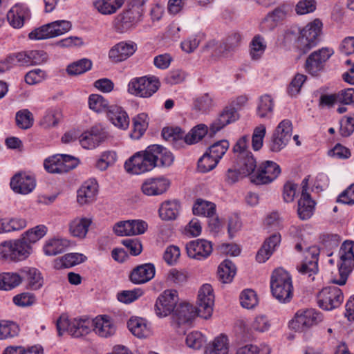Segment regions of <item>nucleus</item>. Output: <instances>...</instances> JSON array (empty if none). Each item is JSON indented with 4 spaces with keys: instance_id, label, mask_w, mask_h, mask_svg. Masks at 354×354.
<instances>
[{
    "instance_id": "nucleus-38",
    "label": "nucleus",
    "mask_w": 354,
    "mask_h": 354,
    "mask_svg": "<svg viewBox=\"0 0 354 354\" xmlns=\"http://www.w3.org/2000/svg\"><path fill=\"white\" fill-rule=\"evenodd\" d=\"M286 12L283 8H277L263 19L260 24L261 31L266 32L272 30L278 21L283 19Z\"/></svg>"
},
{
    "instance_id": "nucleus-1",
    "label": "nucleus",
    "mask_w": 354,
    "mask_h": 354,
    "mask_svg": "<svg viewBox=\"0 0 354 354\" xmlns=\"http://www.w3.org/2000/svg\"><path fill=\"white\" fill-rule=\"evenodd\" d=\"M270 288L273 296L281 303L289 302L293 295L292 279L282 268L274 270L272 274Z\"/></svg>"
},
{
    "instance_id": "nucleus-44",
    "label": "nucleus",
    "mask_w": 354,
    "mask_h": 354,
    "mask_svg": "<svg viewBox=\"0 0 354 354\" xmlns=\"http://www.w3.org/2000/svg\"><path fill=\"white\" fill-rule=\"evenodd\" d=\"M69 246V241L64 239H53L44 247V253L48 256L57 255L63 252Z\"/></svg>"
},
{
    "instance_id": "nucleus-26",
    "label": "nucleus",
    "mask_w": 354,
    "mask_h": 354,
    "mask_svg": "<svg viewBox=\"0 0 354 354\" xmlns=\"http://www.w3.org/2000/svg\"><path fill=\"white\" fill-rule=\"evenodd\" d=\"M97 192V183L95 180L84 183L77 191V202L84 205L95 201Z\"/></svg>"
},
{
    "instance_id": "nucleus-45",
    "label": "nucleus",
    "mask_w": 354,
    "mask_h": 354,
    "mask_svg": "<svg viewBox=\"0 0 354 354\" xmlns=\"http://www.w3.org/2000/svg\"><path fill=\"white\" fill-rule=\"evenodd\" d=\"M235 265L228 259L224 260L218 266V275L223 283L232 281L236 274Z\"/></svg>"
},
{
    "instance_id": "nucleus-57",
    "label": "nucleus",
    "mask_w": 354,
    "mask_h": 354,
    "mask_svg": "<svg viewBox=\"0 0 354 354\" xmlns=\"http://www.w3.org/2000/svg\"><path fill=\"white\" fill-rule=\"evenodd\" d=\"M214 106V98L209 93H204L198 97L194 104V109L201 112L209 111Z\"/></svg>"
},
{
    "instance_id": "nucleus-47",
    "label": "nucleus",
    "mask_w": 354,
    "mask_h": 354,
    "mask_svg": "<svg viewBox=\"0 0 354 354\" xmlns=\"http://www.w3.org/2000/svg\"><path fill=\"white\" fill-rule=\"evenodd\" d=\"M240 303L243 308L252 309L259 304L256 292L252 289H246L241 292L239 296Z\"/></svg>"
},
{
    "instance_id": "nucleus-22",
    "label": "nucleus",
    "mask_w": 354,
    "mask_h": 354,
    "mask_svg": "<svg viewBox=\"0 0 354 354\" xmlns=\"http://www.w3.org/2000/svg\"><path fill=\"white\" fill-rule=\"evenodd\" d=\"M239 118V114L236 109L232 106H227L218 118L214 121L209 127V133L211 136H214L224 127L235 122Z\"/></svg>"
},
{
    "instance_id": "nucleus-21",
    "label": "nucleus",
    "mask_w": 354,
    "mask_h": 354,
    "mask_svg": "<svg viewBox=\"0 0 354 354\" xmlns=\"http://www.w3.org/2000/svg\"><path fill=\"white\" fill-rule=\"evenodd\" d=\"M127 325L131 334L139 339H146L153 333L150 324L140 317L132 316Z\"/></svg>"
},
{
    "instance_id": "nucleus-17",
    "label": "nucleus",
    "mask_w": 354,
    "mask_h": 354,
    "mask_svg": "<svg viewBox=\"0 0 354 354\" xmlns=\"http://www.w3.org/2000/svg\"><path fill=\"white\" fill-rule=\"evenodd\" d=\"M10 185L15 193L28 194L35 189L36 182L33 176L26 173H18L12 177Z\"/></svg>"
},
{
    "instance_id": "nucleus-42",
    "label": "nucleus",
    "mask_w": 354,
    "mask_h": 354,
    "mask_svg": "<svg viewBox=\"0 0 354 354\" xmlns=\"http://www.w3.org/2000/svg\"><path fill=\"white\" fill-rule=\"evenodd\" d=\"M21 283V277L19 273L3 272L0 274V290H11Z\"/></svg>"
},
{
    "instance_id": "nucleus-54",
    "label": "nucleus",
    "mask_w": 354,
    "mask_h": 354,
    "mask_svg": "<svg viewBox=\"0 0 354 354\" xmlns=\"http://www.w3.org/2000/svg\"><path fill=\"white\" fill-rule=\"evenodd\" d=\"M34 122L32 113L28 109H22L16 113L17 125L23 129L30 128Z\"/></svg>"
},
{
    "instance_id": "nucleus-9",
    "label": "nucleus",
    "mask_w": 354,
    "mask_h": 354,
    "mask_svg": "<svg viewBox=\"0 0 354 354\" xmlns=\"http://www.w3.org/2000/svg\"><path fill=\"white\" fill-rule=\"evenodd\" d=\"M323 320L320 311H297L288 327L295 332H304Z\"/></svg>"
},
{
    "instance_id": "nucleus-2",
    "label": "nucleus",
    "mask_w": 354,
    "mask_h": 354,
    "mask_svg": "<svg viewBox=\"0 0 354 354\" xmlns=\"http://www.w3.org/2000/svg\"><path fill=\"white\" fill-rule=\"evenodd\" d=\"M340 263L338 266L339 277L332 279L333 283L343 286L354 268V241H345L339 251Z\"/></svg>"
},
{
    "instance_id": "nucleus-28",
    "label": "nucleus",
    "mask_w": 354,
    "mask_h": 354,
    "mask_svg": "<svg viewBox=\"0 0 354 354\" xmlns=\"http://www.w3.org/2000/svg\"><path fill=\"white\" fill-rule=\"evenodd\" d=\"M29 17V10L22 5H15L7 14L10 24L15 28H21L24 25V20Z\"/></svg>"
},
{
    "instance_id": "nucleus-6",
    "label": "nucleus",
    "mask_w": 354,
    "mask_h": 354,
    "mask_svg": "<svg viewBox=\"0 0 354 354\" xmlns=\"http://www.w3.org/2000/svg\"><path fill=\"white\" fill-rule=\"evenodd\" d=\"M160 86L158 79L154 76L133 78L128 84L129 93L140 97H149Z\"/></svg>"
},
{
    "instance_id": "nucleus-37",
    "label": "nucleus",
    "mask_w": 354,
    "mask_h": 354,
    "mask_svg": "<svg viewBox=\"0 0 354 354\" xmlns=\"http://www.w3.org/2000/svg\"><path fill=\"white\" fill-rule=\"evenodd\" d=\"M124 1L125 0H97L93 5L99 12L106 15L115 13Z\"/></svg>"
},
{
    "instance_id": "nucleus-19",
    "label": "nucleus",
    "mask_w": 354,
    "mask_h": 354,
    "mask_svg": "<svg viewBox=\"0 0 354 354\" xmlns=\"http://www.w3.org/2000/svg\"><path fill=\"white\" fill-rule=\"evenodd\" d=\"M93 331L101 337L108 338L115 335L116 326L107 315H98L93 319Z\"/></svg>"
},
{
    "instance_id": "nucleus-32",
    "label": "nucleus",
    "mask_w": 354,
    "mask_h": 354,
    "mask_svg": "<svg viewBox=\"0 0 354 354\" xmlns=\"http://www.w3.org/2000/svg\"><path fill=\"white\" fill-rule=\"evenodd\" d=\"M149 151L153 153L156 167H169L173 163L172 153L162 146L158 145L149 146Z\"/></svg>"
},
{
    "instance_id": "nucleus-55",
    "label": "nucleus",
    "mask_w": 354,
    "mask_h": 354,
    "mask_svg": "<svg viewBox=\"0 0 354 354\" xmlns=\"http://www.w3.org/2000/svg\"><path fill=\"white\" fill-rule=\"evenodd\" d=\"M92 63L88 59H82L70 64L67 67V72L71 75L82 74L91 68Z\"/></svg>"
},
{
    "instance_id": "nucleus-14",
    "label": "nucleus",
    "mask_w": 354,
    "mask_h": 354,
    "mask_svg": "<svg viewBox=\"0 0 354 354\" xmlns=\"http://www.w3.org/2000/svg\"><path fill=\"white\" fill-rule=\"evenodd\" d=\"M185 249L189 258L199 261L207 259L213 250L212 242L203 239L188 242Z\"/></svg>"
},
{
    "instance_id": "nucleus-29",
    "label": "nucleus",
    "mask_w": 354,
    "mask_h": 354,
    "mask_svg": "<svg viewBox=\"0 0 354 354\" xmlns=\"http://www.w3.org/2000/svg\"><path fill=\"white\" fill-rule=\"evenodd\" d=\"M105 135L97 129H92L90 131L84 132L80 137V142L82 147L91 149L97 147L104 141Z\"/></svg>"
},
{
    "instance_id": "nucleus-30",
    "label": "nucleus",
    "mask_w": 354,
    "mask_h": 354,
    "mask_svg": "<svg viewBox=\"0 0 354 354\" xmlns=\"http://www.w3.org/2000/svg\"><path fill=\"white\" fill-rule=\"evenodd\" d=\"M93 319L88 317L75 318L72 322L70 334L75 337H80L93 331Z\"/></svg>"
},
{
    "instance_id": "nucleus-35",
    "label": "nucleus",
    "mask_w": 354,
    "mask_h": 354,
    "mask_svg": "<svg viewBox=\"0 0 354 354\" xmlns=\"http://www.w3.org/2000/svg\"><path fill=\"white\" fill-rule=\"evenodd\" d=\"M197 304L200 308L205 310L213 308L214 295L211 285L206 283L201 286L198 294Z\"/></svg>"
},
{
    "instance_id": "nucleus-33",
    "label": "nucleus",
    "mask_w": 354,
    "mask_h": 354,
    "mask_svg": "<svg viewBox=\"0 0 354 354\" xmlns=\"http://www.w3.org/2000/svg\"><path fill=\"white\" fill-rule=\"evenodd\" d=\"M92 221L86 217H77L69 223L70 233L75 237L84 239L86 237Z\"/></svg>"
},
{
    "instance_id": "nucleus-8",
    "label": "nucleus",
    "mask_w": 354,
    "mask_h": 354,
    "mask_svg": "<svg viewBox=\"0 0 354 354\" xmlns=\"http://www.w3.org/2000/svg\"><path fill=\"white\" fill-rule=\"evenodd\" d=\"M71 28V24L69 21H55L35 29L29 33L28 37L30 39H45L60 36Z\"/></svg>"
},
{
    "instance_id": "nucleus-41",
    "label": "nucleus",
    "mask_w": 354,
    "mask_h": 354,
    "mask_svg": "<svg viewBox=\"0 0 354 354\" xmlns=\"http://www.w3.org/2000/svg\"><path fill=\"white\" fill-rule=\"evenodd\" d=\"M149 119L148 115L142 113L133 118V130L131 137L133 139H139L145 132L148 127Z\"/></svg>"
},
{
    "instance_id": "nucleus-46",
    "label": "nucleus",
    "mask_w": 354,
    "mask_h": 354,
    "mask_svg": "<svg viewBox=\"0 0 354 354\" xmlns=\"http://www.w3.org/2000/svg\"><path fill=\"white\" fill-rule=\"evenodd\" d=\"M46 232L47 227L44 225H39L26 231L20 239L30 246L31 243H36L44 236Z\"/></svg>"
},
{
    "instance_id": "nucleus-62",
    "label": "nucleus",
    "mask_w": 354,
    "mask_h": 354,
    "mask_svg": "<svg viewBox=\"0 0 354 354\" xmlns=\"http://www.w3.org/2000/svg\"><path fill=\"white\" fill-rule=\"evenodd\" d=\"M266 133V128L264 124H260L254 129L252 136V146L254 151H258L262 147Z\"/></svg>"
},
{
    "instance_id": "nucleus-58",
    "label": "nucleus",
    "mask_w": 354,
    "mask_h": 354,
    "mask_svg": "<svg viewBox=\"0 0 354 354\" xmlns=\"http://www.w3.org/2000/svg\"><path fill=\"white\" fill-rule=\"evenodd\" d=\"M117 160V154L115 151H107L102 153L100 158L96 162V167L101 171L106 170L109 167L112 166Z\"/></svg>"
},
{
    "instance_id": "nucleus-52",
    "label": "nucleus",
    "mask_w": 354,
    "mask_h": 354,
    "mask_svg": "<svg viewBox=\"0 0 354 354\" xmlns=\"http://www.w3.org/2000/svg\"><path fill=\"white\" fill-rule=\"evenodd\" d=\"M88 106L95 112L109 111V106L107 100L100 95L92 94L88 97Z\"/></svg>"
},
{
    "instance_id": "nucleus-13",
    "label": "nucleus",
    "mask_w": 354,
    "mask_h": 354,
    "mask_svg": "<svg viewBox=\"0 0 354 354\" xmlns=\"http://www.w3.org/2000/svg\"><path fill=\"white\" fill-rule=\"evenodd\" d=\"M333 53V50L328 47L313 52L306 61V70L312 75H318L324 69L326 62Z\"/></svg>"
},
{
    "instance_id": "nucleus-5",
    "label": "nucleus",
    "mask_w": 354,
    "mask_h": 354,
    "mask_svg": "<svg viewBox=\"0 0 354 354\" xmlns=\"http://www.w3.org/2000/svg\"><path fill=\"white\" fill-rule=\"evenodd\" d=\"M153 153L149 151V147L145 151L136 153L124 163L126 171L131 174H141L152 170L156 167Z\"/></svg>"
},
{
    "instance_id": "nucleus-61",
    "label": "nucleus",
    "mask_w": 354,
    "mask_h": 354,
    "mask_svg": "<svg viewBox=\"0 0 354 354\" xmlns=\"http://www.w3.org/2000/svg\"><path fill=\"white\" fill-rule=\"evenodd\" d=\"M207 346L216 350L218 353L228 354L229 345L227 337L224 334H221L215 337Z\"/></svg>"
},
{
    "instance_id": "nucleus-15",
    "label": "nucleus",
    "mask_w": 354,
    "mask_h": 354,
    "mask_svg": "<svg viewBox=\"0 0 354 354\" xmlns=\"http://www.w3.org/2000/svg\"><path fill=\"white\" fill-rule=\"evenodd\" d=\"M143 13L142 9L130 8L119 15L115 25L117 30L120 32H124L135 28L141 21Z\"/></svg>"
},
{
    "instance_id": "nucleus-63",
    "label": "nucleus",
    "mask_w": 354,
    "mask_h": 354,
    "mask_svg": "<svg viewBox=\"0 0 354 354\" xmlns=\"http://www.w3.org/2000/svg\"><path fill=\"white\" fill-rule=\"evenodd\" d=\"M317 8L315 0H299L295 6V12L299 15L313 12Z\"/></svg>"
},
{
    "instance_id": "nucleus-51",
    "label": "nucleus",
    "mask_w": 354,
    "mask_h": 354,
    "mask_svg": "<svg viewBox=\"0 0 354 354\" xmlns=\"http://www.w3.org/2000/svg\"><path fill=\"white\" fill-rule=\"evenodd\" d=\"M62 113L58 109H50L48 110L39 124L44 129H49L55 127L60 118Z\"/></svg>"
},
{
    "instance_id": "nucleus-40",
    "label": "nucleus",
    "mask_w": 354,
    "mask_h": 354,
    "mask_svg": "<svg viewBox=\"0 0 354 354\" xmlns=\"http://www.w3.org/2000/svg\"><path fill=\"white\" fill-rule=\"evenodd\" d=\"M180 205L176 201H168L162 203L159 208V215L162 220H174L178 215Z\"/></svg>"
},
{
    "instance_id": "nucleus-39",
    "label": "nucleus",
    "mask_w": 354,
    "mask_h": 354,
    "mask_svg": "<svg viewBox=\"0 0 354 354\" xmlns=\"http://www.w3.org/2000/svg\"><path fill=\"white\" fill-rule=\"evenodd\" d=\"M194 214L212 217L216 214V205L210 201L198 198L192 208Z\"/></svg>"
},
{
    "instance_id": "nucleus-12",
    "label": "nucleus",
    "mask_w": 354,
    "mask_h": 354,
    "mask_svg": "<svg viewBox=\"0 0 354 354\" xmlns=\"http://www.w3.org/2000/svg\"><path fill=\"white\" fill-rule=\"evenodd\" d=\"M281 173L279 165L271 160L262 162L257 172L251 176V182L256 185H264L272 182Z\"/></svg>"
},
{
    "instance_id": "nucleus-53",
    "label": "nucleus",
    "mask_w": 354,
    "mask_h": 354,
    "mask_svg": "<svg viewBox=\"0 0 354 354\" xmlns=\"http://www.w3.org/2000/svg\"><path fill=\"white\" fill-rule=\"evenodd\" d=\"M218 162L207 151L198 160V169L201 173H207L214 169Z\"/></svg>"
},
{
    "instance_id": "nucleus-18",
    "label": "nucleus",
    "mask_w": 354,
    "mask_h": 354,
    "mask_svg": "<svg viewBox=\"0 0 354 354\" xmlns=\"http://www.w3.org/2000/svg\"><path fill=\"white\" fill-rule=\"evenodd\" d=\"M319 252L320 250L317 246L308 248L304 252L305 259L298 269L299 272L309 277L316 274L318 271L317 263Z\"/></svg>"
},
{
    "instance_id": "nucleus-56",
    "label": "nucleus",
    "mask_w": 354,
    "mask_h": 354,
    "mask_svg": "<svg viewBox=\"0 0 354 354\" xmlns=\"http://www.w3.org/2000/svg\"><path fill=\"white\" fill-rule=\"evenodd\" d=\"M227 140H222L216 142L207 149V151L218 161L222 158L229 148Z\"/></svg>"
},
{
    "instance_id": "nucleus-31",
    "label": "nucleus",
    "mask_w": 354,
    "mask_h": 354,
    "mask_svg": "<svg viewBox=\"0 0 354 354\" xmlns=\"http://www.w3.org/2000/svg\"><path fill=\"white\" fill-rule=\"evenodd\" d=\"M107 115L111 122L115 127L126 129L129 125V118L127 112L120 106H111L107 112Z\"/></svg>"
},
{
    "instance_id": "nucleus-10",
    "label": "nucleus",
    "mask_w": 354,
    "mask_h": 354,
    "mask_svg": "<svg viewBox=\"0 0 354 354\" xmlns=\"http://www.w3.org/2000/svg\"><path fill=\"white\" fill-rule=\"evenodd\" d=\"M79 163L77 158L66 154H57L45 160V169L52 174H62L75 168Z\"/></svg>"
},
{
    "instance_id": "nucleus-34",
    "label": "nucleus",
    "mask_w": 354,
    "mask_h": 354,
    "mask_svg": "<svg viewBox=\"0 0 354 354\" xmlns=\"http://www.w3.org/2000/svg\"><path fill=\"white\" fill-rule=\"evenodd\" d=\"M21 280L25 279L29 287L32 290H38L42 286V278L39 270L35 268L24 267L20 270Z\"/></svg>"
},
{
    "instance_id": "nucleus-3",
    "label": "nucleus",
    "mask_w": 354,
    "mask_h": 354,
    "mask_svg": "<svg viewBox=\"0 0 354 354\" xmlns=\"http://www.w3.org/2000/svg\"><path fill=\"white\" fill-rule=\"evenodd\" d=\"M31 252V246L20 239L6 241L0 243V260L18 262L27 259Z\"/></svg>"
},
{
    "instance_id": "nucleus-48",
    "label": "nucleus",
    "mask_w": 354,
    "mask_h": 354,
    "mask_svg": "<svg viewBox=\"0 0 354 354\" xmlns=\"http://www.w3.org/2000/svg\"><path fill=\"white\" fill-rule=\"evenodd\" d=\"M18 325L12 321L0 320V339L15 337L18 335Z\"/></svg>"
},
{
    "instance_id": "nucleus-24",
    "label": "nucleus",
    "mask_w": 354,
    "mask_h": 354,
    "mask_svg": "<svg viewBox=\"0 0 354 354\" xmlns=\"http://www.w3.org/2000/svg\"><path fill=\"white\" fill-rule=\"evenodd\" d=\"M136 49L137 45L133 42H120L109 50V57L114 62H122L131 57Z\"/></svg>"
},
{
    "instance_id": "nucleus-43",
    "label": "nucleus",
    "mask_w": 354,
    "mask_h": 354,
    "mask_svg": "<svg viewBox=\"0 0 354 354\" xmlns=\"http://www.w3.org/2000/svg\"><path fill=\"white\" fill-rule=\"evenodd\" d=\"M265 39L259 35H255L250 44V55L252 60L257 61L261 58L266 49Z\"/></svg>"
},
{
    "instance_id": "nucleus-4",
    "label": "nucleus",
    "mask_w": 354,
    "mask_h": 354,
    "mask_svg": "<svg viewBox=\"0 0 354 354\" xmlns=\"http://www.w3.org/2000/svg\"><path fill=\"white\" fill-rule=\"evenodd\" d=\"M322 26V21L315 19L300 30L296 40V46L300 52L305 54L317 44Z\"/></svg>"
},
{
    "instance_id": "nucleus-64",
    "label": "nucleus",
    "mask_w": 354,
    "mask_h": 354,
    "mask_svg": "<svg viewBox=\"0 0 354 354\" xmlns=\"http://www.w3.org/2000/svg\"><path fill=\"white\" fill-rule=\"evenodd\" d=\"M142 294L143 291L140 288H136L132 290H123L118 294L117 297L120 302L130 304L138 299Z\"/></svg>"
},
{
    "instance_id": "nucleus-50",
    "label": "nucleus",
    "mask_w": 354,
    "mask_h": 354,
    "mask_svg": "<svg viewBox=\"0 0 354 354\" xmlns=\"http://www.w3.org/2000/svg\"><path fill=\"white\" fill-rule=\"evenodd\" d=\"M274 108L272 98L268 95H264L259 98V102L257 109L259 117L263 118L272 113Z\"/></svg>"
},
{
    "instance_id": "nucleus-36",
    "label": "nucleus",
    "mask_w": 354,
    "mask_h": 354,
    "mask_svg": "<svg viewBox=\"0 0 354 354\" xmlns=\"http://www.w3.org/2000/svg\"><path fill=\"white\" fill-rule=\"evenodd\" d=\"M171 313V325L175 328L189 326L194 322L196 311H169Z\"/></svg>"
},
{
    "instance_id": "nucleus-20",
    "label": "nucleus",
    "mask_w": 354,
    "mask_h": 354,
    "mask_svg": "<svg viewBox=\"0 0 354 354\" xmlns=\"http://www.w3.org/2000/svg\"><path fill=\"white\" fill-rule=\"evenodd\" d=\"M170 185L169 180L164 177L150 178L144 181L141 189L147 196H158L165 193Z\"/></svg>"
},
{
    "instance_id": "nucleus-25",
    "label": "nucleus",
    "mask_w": 354,
    "mask_h": 354,
    "mask_svg": "<svg viewBox=\"0 0 354 354\" xmlns=\"http://www.w3.org/2000/svg\"><path fill=\"white\" fill-rule=\"evenodd\" d=\"M235 164L239 172L243 176L251 175L257 168V161L251 152L238 154Z\"/></svg>"
},
{
    "instance_id": "nucleus-27",
    "label": "nucleus",
    "mask_w": 354,
    "mask_h": 354,
    "mask_svg": "<svg viewBox=\"0 0 354 354\" xmlns=\"http://www.w3.org/2000/svg\"><path fill=\"white\" fill-rule=\"evenodd\" d=\"M281 242L279 234H274L267 239L261 248L257 252L256 259L259 263L267 261Z\"/></svg>"
},
{
    "instance_id": "nucleus-11",
    "label": "nucleus",
    "mask_w": 354,
    "mask_h": 354,
    "mask_svg": "<svg viewBox=\"0 0 354 354\" xmlns=\"http://www.w3.org/2000/svg\"><path fill=\"white\" fill-rule=\"evenodd\" d=\"M344 296L337 287L324 288L317 295V304L323 310L338 308L343 301Z\"/></svg>"
},
{
    "instance_id": "nucleus-23",
    "label": "nucleus",
    "mask_w": 354,
    "mask_h": 354,
    "mask_svg": "<svg viewBox=\"0 0 354 354\" xmlns=\"http://www.w3.org/2000/svg\"><path fill=\"white\" fill-rule=\"evenodd\" d=\"M155 273L156 268L153 263H144L131 270L129 279L134 284H143L151 280Z\"/></svg>"
},
{
    "instance_id": "nucleus-59",
    "label": "nucleus",
    "mask_w": 354,
    "mask_h": 354,
    "mask_svg": "<svg viewBox=\"0 0 354 354\" xmlns=\"http://www.w3.org/2000/svg\"><path fill=\"white\" fill-rule=\"evenodd\" d=\"M85 259L86 257L82 254L68 253L61 258L59 263H62V266L64 268H71L84 262ZM57 264H58V262Z\"/></svg>"
},
{
    "instance_id": "nucleus-60",
    "label": "nucleus",
    "mask_w": 354,
    "mask_h": 354,
    "mask_svg": "<svg viewBox=\"0 0 354 354\" xmlns=\"http://www.w3.org/2000/svg\"><path fill=\"white\" fill-rule=\"evenodd\" d=\"M205 342V337L199 331L191 332L186 337L187 346L193 349H200Z\"/></svg>"
},
{
    "instance_id": "nucleus-7",
    "label": "nucleus",
    "mask_w": 354,
    "mask_h": 354,
    "mask_svg": "<svg viewBox=\"0 0 354 354\" xmlns=\"http://www.w3.org/2000/svg\"><path fill=\"white\" fill-rule=\"evenodd\" d=\"M155 307L156 310H189L192 304L187 300L180 299L177 290L167 289L158 297Z\"/></svg>"
},
{
    "instance_id": "nucleus-16",
    "label": "nucleus",
    "mask_w": 354,
    "mask_h": 354,
    "mask_svg": "<svg viewBox=\"0 0 354 354\" xmlns=\"http://www.w3.org/2000/svg\"><path fill=\"white\" fill-rule=\"evenodd\" d=\"M308 180L309 176L302 180L301 198L298 201V214L303 220L308 219L313 215L315 204L308 193Z\"/></svg>"
},
{
    "instance_id": "nucleus-49",
    "label": "nucleus",
    "mask_w": 354,
    "mask_h": 354,
    "mask_svg": "<svg viewBox=\"0 0 354 354\" xmlns=\"http://www.w3.org/2000/svg\"><path fill=\"white\" fill-rule=\"evenodd\" d=\"M208 132L207 127L205 124H199L194 127L190 132L184 137L187 144L192 145L200 141Z\"/></svg>"
}]
</instances>
